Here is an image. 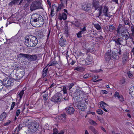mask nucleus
<instances>
[{
    "instance_id": "20e7f679",
    "label": "nucleus",
    "mask_w": 134,
    "mask_h": 134,
    "mask_svg": "<svg viewBox=\"0 0 134 134\" xmlns=\"http://www.w3.org/2000/svg\"><path fill=\"white\" fill-rule=\"evenodd\" d=\"M42 3L39 0L34 1L30 6V10L31 12L38 9H42Z\"/></svg>"
},
{
    "instance_id": "6e6d98bb",
    "label": "nucleus",
    "mask_w": 134,
    "mask_h": 134,
    "mask_svg": "<svg viewBox=\"0 0 134 134\" xmlns=\"http://www.w3.org/2000/svg\"><path fill=\"white\" fill-rule=\"evenodd\" d=\"M98 77L97 76H94L93 77L92 79V81L94 82H97L96 81H95V80L96 79H97Z\"/></svg>"
},
{
    "instance_id": "e2e57ef3",
    "label": "nucleus",
    "mask_w": 134,
    "mask_h": 134,
    "mask_svg": "<svg viewBox=\"0 0 134 134\" xmlns=\"http://www.w3.org/2000/svg\"><path fill=\"white\" fill-rule=\"evenodd\" d=\"M11 122V121L10 120H9L8 122H6L5 123H4V125L5 126H7L9 125V124H10V122Z\"/></svg>"
},
{
    "instance_id": "603ef678",
    "label": "nucleus",
    "mask_w": 134,
    "mask_h": 134,
    "mask_svg": "<svg viewBox=\"0 0 134 134\" xmlns=\"http://www.w3.org/2000/svg\"><path fill=\"white\" fill-rule=\"evenodd\" d=\"M81 91L79 89H76L75 90V95H77V94L80 93Z\"/></svg>"
},
{
    "instance_id": "2eb2a0df",
    "label": "nucleus",
    "mask_w": 134,
    "mask_h": 134,
    "mask_svg": "<svg viewBox=\"0 0 134 134\" xmlns=\"http://www.w3.org/2000/svg\"><path fill=\"white\" fill-rule=\"evenodd\" d=\"M77 108L80 110H84L86 109V106L84 102L81 101L77 104Z\"/></svg>"
},
{
    "instance_id": "bf43d9fd",
    "label": "nucleus",
    "mask_w": 134,
    "mask_h": 134,
    "mask_svg": "<svg viewBox=\"0 0 134 134\" xmlns=\"http://www.w3.org/2000/svg\"><path fill=\"white\" fill-rule=\"evenodd\" d=\"M119 93L117 92H116L114 95V96L115 97H117L118 98L119 96Z\"/></svg>"
},
{
    "instance_id": "412c9836",
    "label": "nucleus",
    "mask_w": 134,
    "mask_h": 134,
    "mask_svg": "<svg viewBox=\"0 0 134 134\" xmlns=\"http://www.w3.org/2000/svg\"><path fill=\"white\" fill-rule=\"evenodd\" d=\"M58 19L59 20H61L62 19L63 20H65L67 19V15L65 13H63L62 14L59 13L58 16Z\"/></svg>"
},
{
    "instance_id": "a19ab883",
    "label": "nucleus",
    "mask_w": 134,
    "mask_h": 134,
    "mask_svg": "<svg viewBox=\"0 0 134 134\" xmlns=\"http://www.w3.org/2000/svg\"><path fill=\"white\" fill-rule=\"evenodd\" d=\"M127 59V56L126 55H124L122 58V62L123 64H125Z\"/></svg>"
},
{
    "instance_id": "3c124183",
    "label": "nucleus",
    "mask_w": 134,
    "mask_h": 134,
    "mask_svg": "<svg viewBox=\"0 0 134 134\" xmlns=\"http://www.w3.org/2000/svg\"><path fill=\"white\" fill-rule=\"evenodd\" d=\"M119 100L121 102H122L124 100V99L122 96L121 95L118 98Z\"/></svg>"
},
{
    "instance_id": "052dcab7",
    "label": "nucleus",
    "mask_w": 134,
    "mask_h": 134,
    "mask_svg": "<svg viewBox=\"0 0 134 134\" xmlns=\"http://www.w3.org/2000/svg\"><path fill=\"white\" fill-rule=\"evenodd\" d=\"M81 101L84 102H85L86 103H88V99L86 98H85L84 99H83L82 100H81Z\"/></svg>"
},
{
    "instance_id": "aec40b11",
    "label": "nucleus",
    "mask_w": 134,
    "mask_h": 134,
    "mask_svg": "<svg viewBox=\"0 0 134 134\" xmlns=\"http://www.w3.org/2000/svg\"><path fill=\"white\" fill-rule=\"evenodd\" d=\"M66 40L63 38V37L62 36L59 40V44L62 47H64L66 43Z\"/></svg>"
},
{
    "instance_id": "cd10ccee",
    "label": "nucleus",
    "mask_w": 134,
    "mask_h": 134,
    "mask_svg": "<svg viewBox=\"0 0 134 134\" xmlns=\"http://www.w3.org/2000/svg\"><path fill=\"white\" fill-rule=\"evenodd\" d=\"M89 129L92 131V134H97V132L94 127L92 126L89 127Z\"/></svg>"
},
{
    "instance_id": "864d4df0",
    "label": "nucleus",
    "mask_w": 134,
    "mask_h": 134,
    "mask_svg": "<svg viewBox=\"0 0 134 134\" xmlns=\"http://www.w3.org/2000/svg\"><path fill=\"white\" fill-rule=\"evenodd\" d=\"M23 7L25 9H26L27 7H28L29 4L27 3H26L25 4H23L22 5Z\"/></svg>"
},
{
    "instance_id": "4d7b16f0",
    "label": "nucleus",
    "mask_w": 134,
    "mask_h": 134,
    "mask_svg": "<svg viewBox=\"0 0 134 134\" xmlns=\"http://www.w3.org/2000/svg\"><path fill=\"white\" fill-rule=\"evenodd\" d=\"M15 102H12L10 110H12L13 109V108L15 105Z\"/></svg>"
},
{
    "instance_id": "774afa93",
    "label": "nucleus",
    "mask_w": 134,
    "mask_h": 134,
    "mask_svg": "<svg viewBox=\"0 0 134 134\" xmlns=\"http://www.w3.org/2000/svg\"><path fill=\"white\" fill-rule=\"evenodd\" d=\"M127 74L128 76L130 78H131L132 75V74H131L130 72H128Z\"/></svg>"
},
{
    "instance_id": "a878e982",
    "label": "nucleus",
    "mask_w": 134,
    "mask_h": 134,
    "mask_svg": "<svg viewBox=\"0 0 134 134\" xmlns=\"http://www.w3.org/2000/svg\"><path fill=\"white\" fill-rule=\"evenodd\" d=\"M108 31L110 32H113L116 30V27L113 25H109L107 27Z\"/></svg>"
},
{
    "instance_id": "de8ad7c7",
    "label": "nucleus",
    "mask_w": 134,
    "mask_h": 134,
    "mask_svg": "<svg viewBox=\"0 0 134 134\" xmlns=\"http://www.w3.org/2000/svg\"><path fill=\"white\" fill-rule=\"evenodd\" d=\"M97 112L98 114L100 115L102 114L103 113V111L101 109H98L97 110Z\"/></svg>"
},
{
    "instance_id": "4468645a",
    "label": "nucleus",
    "mask_w": 134,
    "mask_h": 134,
    "mask_svg": "<svg viewBox=\"0 0 134 134\" xmlns=\"http://www.w3.org/2000/svg\"><path fill=\"white\" fill-rule=\"evenodd\" d=\"M46 92V90L41 93V94L43 96L44 104L45 105H47L48 104L47 102L48 93Z\"/></svg>"
},
{
    "instance_id": "6e6552de",
    "label": "nucleus",
    "mask_w": 134,
    "mask_h": 134,
    "mask_svg": "<svg viewBox=\"0 0 134 134\" xmlns=\"http://www.w3.org/2000/svg\"><path fill=\"white\" fill-rule=\"evenodd\" d=\"M116 31L117 32V36L119 35L120 36L122 34L125 33L127 31V30L121 24H119Z\"/></svg>"
},
{
    "instance_id": "f3484780",
    "label": "nucleus",
    "mask_w": 134,
    "mask_h": 134,
    "mask_svg": "<svg viewBox=\"0 0 134 134\" xmlns=\"http://www.w3.org/2000/svg\"><path fill=\"white\" fill-rule=\"evenodd\" d=\"M24 43L26 46L29 47H32V43L31 40L30 39L29 37H28L26 38Z\"/></svg>"
},
{
    "instance_id": "dca6fc26",
    "label": "nucleus",
    "mask_w": 134,
    "mask_h": 134,
    "mask_svg": "<svg viewBox=\"0 0 134 134\" xmlns=\"http://www.w3.org/2000/svg\"><path fill=\"white\" fill-rule=\"evenodd\" d=\"M37 58L36 55L34 54L31 55L27 54V58L29 60L31 61H35Z\"/></svg>"
},
{
    "instance_id": "58836bf2",
    "label": "nucleus",
    "mask_w": 134,
    "mask_h": 134,
    "mask_svg": "<svg viewBox=\"0 0 134 134\" xmlns=\"http://www.w3.org/2000/svg\"><path fill=\"white\" fill-rule=\"evenodd\" d=\"M20 0H14L10 3L9 5L11 6L14 5L17 3Z\"/></svg>"
},
{
    "instance_id": "09e8293b",
    "label": "nucleus",
    "mask_w": 134,
    "mask_h": 134,
    "mask_svg": "<svg viewBox=\"0 0 134 134\" xmlns=\"http://www.w3.org/2000/svg\"><path fill=\"white\" fill-rule=\"evenodd\" d=\"M56 6L54 4L52 6L51 11L52 12H54V10L56 9Z\"/></svg>"
},
{
    "instance_id": "ea45409f",
    "label": "nucleus",
    "mask_w": 134,
    "mask_h": 134,
    "mask_svg": "<svg viewBox=\"0 0 134 134\" xmlns=\"http://www.w3.org/2000/svg\"><path fill=\"white\" fill-rule=\"evenodd\" d=\"M75 70H76L79 71H82L84 70L85 69L82 67H76L75 69H74Z\"/></svg>"
},
{
    "instance_id": "423d86ee",
    "label": "nucleus",
    "mask_w": 134,
    "mask_h": 134,
    "mask_svg": "<svg viewBox=\"0 0 134 134\" xmlns=\"http://www.w3.org/2000/svg\"><path fill=\"white\" fill-rule=\"evenodd\" d=\"M13 82L9 80L7 78H5L4 79L3 82L0 80V92L3 89V85L6 87L10 86L13 85Z\"/></svg>"
},
{
    "instance_id": "f257e3e1",
    "label": "nucleus",
    "mask_w": 134,
    "mask_h": 134,
    "mask_svg": "<svg viewBox=\"0 0 134 134\" xmlns=\"http://www.w3.org/2000/svg\"><path fill=\"white\" fill-rule=\"evenodd\" d=\"M92 5V8L95 10L93 13L96 17L99 18L102 14L109 18L111 17L112 15L109 12L108 8L106 5H100L99 2L97 1H93Z\"/></svg>"
},
{
    "instance_id": "5701e85b",
    "label": "nucleus",
    "mask_w": 134,
    "mask_h": 134,
    "mask_svg": "<svg viewBox=\"0 0 134 134\" xmlns=\"http://www.w3.org/2000/svg\"><path fill=\"white\" fill-rule=\"evenodd\" d=\"M100 107L102 108L104 111L107 112L108 111L105 109L108 105L105 103L103 101H102L100 102Z\"/></svg>"
},
{
    "instance_id": "49530a36",
    "label": "nucleus",
    "mask_w": 134,
    "mask_h": 134,
    "mask_svg": "<svg viewBox=\"0 0 134 134\" xmlns=\"http://www.w3.org/2000/svg\"><path fill=\"white\" fill-rule=\"evenodd\" d=\"M76 83L75 82H74L71 83L69 85L68 87L69 90L71 89L72 87L74 86Z\"/></svg>"
},
{
    "instance_id": "72a5a7b5",
    "label": "nucleus",
    "mask_w": 134,
    "mask_h": 134,
    "mask_svg": "<svg viewBox=\"0 0 134 134\" xmlns=\"http://www.w3.org/2000/svg\"><path fill=\"white\" fill-rule=\"evenodd\" d=\"M27 54L20 53L18 54L17 55V57L19 58H21L23 57L27 58Z\"/></svg>"
},
{
    "instance_id": "473e14b6",
    "label": "nucleus",
    "mask_w": 134,
    "mask_h": 134,
    "mask_svg": "<svg viewBox=\"0 0 134 134\" xmlns=\"http://www.w3.org/2000/svg\"><path fill=\"white\" fill-rule=\"evenodd\" d=\"M124 26L125 25H127L128 26L126 27L129 28L130 27L131 24L129 20H124Z\"/></svg>"
},
{
    "instance_id": "b1692460",
    "label": "nucleus",
    "mask_w": 134,
    "mask_h": 134,
    "mask_svg": "<svg viewBox=\"0 0 134 134\" xmlns=\"http://www.w3.org/2000/svg\"><path fill=\"white\" fill-rule=\"evenodd\" d=\"M23 126L21 124H20L15 129L14 131V134H19V131L21 129Z\"/></svg>"
},
{
    "instance_id": "393cba45",
    "label": "nucleus",
    "mask_w": 134,
    "mask_h": 134,
    "mask_svg": "<svg viewBox=\"0 0 134 134\" xmlns=\"http://www.w3.org/2000/svg\"><path fill=\"white\" fill-rule=\"evenodd\" d=\"M92 57L90 56H88L86 58L85 61V64L87 65H89L92 62Z\"/></svg>"
},
{
    "instance_id": "7ed1b4c3",
    "label": "nucleus",
    "mask_w": 134,
    "mask_h": 134,
    "mask_svg": "<svg viewBox=\"0 0 134 134\" xmlns=\"http://www.w3.org/2000/svg\"><path fill=\"white\" fill-rule=\"evenodd\" d=\"M39 124L36 122L34 121L29 124L28 129L26 132L27 134H31L36 132L38 130Z\"/></svg>"
},
{
    "instance_id": "13d9d810",
    "label": "nucleus",
    "mask_w": 134,
    "mask_h": 134,
    "mask_svg": "<svg viewBox=\"0 0 134 134\" xmlns=\"http://www.w3.org/2000/svg\"><path fill=\"white\" fill-rule=\"evenodd\" d=\"M21 112L20 110L19 109H18L16 110V115L17 116H18L19 115Z\"/></svg>"
},
{
    "instance_id": "c85d7f7f",
    "label": "nucleus",
    "mask_w": 134,
    "mask_h": 134,
    "mask_svg": "<svg viewBox=\"0 0 134 134\" xmlns=\"http://www.w3.org/2000/svg\"><path fill=\"white\" fill-rule=\"evenodd\" d=\"M66 116L65 113L59 115L58 119L61 120L62 121H64L66 119Z\"/></svg>"
},
{
    "instance_id": "f8f14e48",
    "label": "nucleus",
    "mask_w": 134,
    "mask_h": 134,
    "mask_svg": "<svg viewBox=\"0 0 134 134\" xmlns=\"http://www.w3.org/2000/svg\"><path fill=\"white\" fill-rule=\"evenodd\" d=\"M29 37L31 42L32 47L35 46L38 43L37 38L35 36L32 35L30 36Z\"/></svg>"
},
{
    "instance_id": "0eeeda50",
    "label": "nucleus",
    "mask_w": 134,
    "mask_h": 134,
    "mask_svg": "<svg viewBox=\"0 0 134 134\" xmlns=\"http://www.w3.org/2000/svg\"><path fill=\"white\" fill-rule=\"evenodd\" d=\"M62 91L59 93H58L54 95L51 98V100L54 102H58L63 101V97L62 96Z\"/></svg>"
},
{
    "instance_id": "f03ea898",
    "label": "nucleus",
    "mask_w": 134,
    "mask_h": 134,
    "mask_svg": "<svg viewBox=\"0 0 134 134\" xmlns=\"http://www.w3.org/2000/svg\"><path fill=\"white\" fill-rule=\"evenodd\" d=\"M44 22L43 17L40 14L35 13L31 16L30 23L34 26H36V24L38 26L41 27L44 24Z\"/></svg>"
},
{
    "instance_id": "1a4fd4ad",
    "label": "nucleus",
    "mask_w": 134,
    "mask_h": 134,
    "mask_svg": "<svg viewBox=\"0 0 134 134\" xmlns=\"http://www.w3.org/2000/svg\"><path fill=\"white\" fill-rule=\"evenodd\" d=\"M112 40L115 42V45H120L123 44V40L121 37H117V36H114L112 38Z\"/></svg>"
},
{
    "instance_id": "c9c22d12",
    "label": "nucleus",
    "mask_w": 134,
    "mask_h": 134,
    "mask_svg": "<svg viewBox=\"0 0 134 134\" xmlns=\"http://www.w3.org/2000/svg\"><path fill=\"white\" fill-rule=\"evenodd\" d=\"M88 122L90 124L95 126L98 125L97 123H96L92 119H90L88 121Z\"/></svg>"
},
{
    "instance_id": "79ce46f5",
    "label": "nucleus",
    "mask_w": 134,
    "mask_h": 134,
    "mask_svg": "<svg viewBox=\"0 0 134 134\" xmlns=\"http://www.w3.org/2000/svg\"><path fill=\"white\" fill-rule=\"evenodd\" d=\"M69 95L71 96L72 95L75 94V90L73 88L69 90Z\"/></svg>"
},
{
    "instance_id": "680f3d73",
    "label": "nucleus",
    "mask_w": 134,
    "mask_h": 134,
    "mask_svg": "<svg viewBox=\"0 0 134 134\" xmlns=\"http://www.w3.org/2000/svg\"><path fill=\"white\" fill-rule=\"evenodd\" d=\"M25 59H24L23 60V63L25 64H28L30 62H27L25 61Z\"/></svg>"
},
{
    "instance_id": "7c9ffc66",
    "label": "nucleus",
    "mask_w": 134,
    "mask_h": 134,
    "mask_svg": "<svg viewBox=\"0 0 134 134\" xmlns=\"http://www.w3.org/2000/svg\"><path fill=\"white\" fill-rule=\"evenodd\" d=\"M25 90V88H24L20 92L18 93V96L20 97V100L21 99Z\"/></svg>"
},
{
    "instance_id": "c756f323",
    "label": "nucleus",
    "mask_w": 134,
    "mask_h": 134,
    "mask_svg": "<svg viewBox=\"0 0 134 134\" xmlns=\"http://www.w3.org/2000/svg\"><path fill=\"white\" fill-rule=\"evenodd\" d=\"M7 116V114L6 113H5L4 112L0 115V121H2L5 119Z\"/></svg>"
},
{
    "instance_id": "f704fd0d",
    "label": "nucleus",
    "mask_w": 134,
    "mask_h": 134,
    "mask_svg": "<svg viewBox=\"0 0 134 134\" xmlns=\"http://www.w3.org/2000/svg\"><path fill=\"white\" fill-rule=\"evenodd\" d=\"M72 24L75 25L76 27H78L80 25V23L77 20H76L74 22L72 23Z\"/></svg>"
},
{
    "instance_id": "8fccbe9b",
    "label": "nucleus",
    "mask_w": 134,
    "mask_h": 134,
    "mask_svg": "<svg viewBox=\"0 0 134 134\" xmlns=\"http://www.w3.org/2000/svg\"><path fill=\"white\" fill-rule=\"evenodd\" d=\"M133 90H132V88H131L130 89L129 93L130 94L133 95L134 96V92L133 91Z\"/></svg>"
},
{
    "instance_id": "ddd939ff",
    "label": "nucleus",
    "mask_w": 134,
    "mask_h": 134,
    "mask_svg": "<svg viewBox=\"0 0 134 134\" xmlns=\"http://www.w3.org/2000/svg\"><path fill=\"white\" fill-rule=\"evenodd\" d=\"M64 110L68 114L71 115L74 113L75 109L72 107H68L65 108Z\"/></svg>"
},
{
    "instance_id": "6ab92c4d",
    "label": "nucleus",
    "mask_w": 134,
    "mask_h": 134,
    "mask_svg": "<svg viewBox=\"0 0 134 134\" xmlns=\"http://www.w3.org/2000/svg\"><path fill=\"white\" fill-rule=\"evenodd\" d=\"M120 36H121L122 37V39L126 41L130 37L129 33L128 31L126 32L125 33L123 34Z\"/></svg>"
},
{
    "instance_id": "69168bd1",
    "label": "nucleus",
    "mask_w": 134,
    "mask_h": 134,
    "mask_svg": "<svg viewBox=\"0 0 134 134\" xmlns=\"http://www.w3.org/2000/svg\"><path fill=\"white\" fill-rule=\"evenodd\" d=\"M64 33L65 34H66V36L67 37L68 36V28H66L65 30V31L64 32Z\"/></svg>"
},
{
    "instance_id": "bb28decb",
    "label": "nucleus",
    "mask_w": 134,
    "mask_h": 134,
    "mask_svg": "<svg viewBox=\"0 0 134 134\" xmlns=\"http://www.w3.org/2000/svg\"><path fill=\"white\" fill-rule=\"evenodd\" d=\"M48 68L46 66L44 68L42 72V77L43 78L45 77L47 75V73Z\"/></svg>"
},
{
    "instance_id": "338daca9",
    "label": "nucleus",
    "mask_w": 134,
    "mask_h": 134,
    "mask_svg": "<svg viewBox=\"0 0 134 134\" xmlns=\"http://www.w3.org/2000/svg\"><path fill=\"white\" fill-rule=\"evenodd\" d=\"M101 92L103 94H107L108 93V92L105 90H102L101 91Z\"/></svg>"
},
{
    "instance_id": "39448f33",
    "label": "nucleus",
    "mask_w": 134,
    "mask_h": 134,
    "mask_svg": "<svg viewBox=\"0 0 134 134\" xmlns=\"http://www.w3.org/2000/svg\"><path fill=\"white\" fill-rule=\"evenodd\" d=\"M11 77L15 80L18 81L21 79L24 75V73L23 71L17 72L13 70L11 74Z\"/></svg>"
},
{
    "instance_id": "2f4dec72",
    "label": "nucleus",
    "mask_w": 134,
    "mask_h": 134,
    "mask_svg": "<svg viewBox=\"0 0 134 134\" xmlns=\"http://www.w3.org/2000/svg\"><path fill=\"white\" fill-rule=\"evenodd\" d=\"M124 47L121 46L118 48V53L119 55H121L122 52H124Z\"/></svg>"
},
{
    "instance_id": "a18cd8bd",
    "label": "nucleus",
    "mask_w": 134,
    "mask_h": 134,
    "mask_svg": "<svg viewBox=\"0 0 134 134\" xmlns=\"http://www.w3.org/2000/svg\"><path fill=\"white\" fill-rule=\"evenodd\" d=\"M111 52L112 53V55H113V56H114L115 57L116 56H118L119 55L118 52L116 51H111Z\"/></svg>"
},
{
    "instance_id": "a211bd4d",
    "label": "nucleus",
    "mask_w": 134,
    "mask_h": 134,
    "mask_svg": "<svg viewBox=\"0 0 134 134\" xmlns=\"http://www.w3.org/2000/svg\"><path fill=\"white\" fill-rule=\"evenodd\" d=\"M91 7V5L88 3L83 4L82 6V9L85 11H88Z\"/></svg>"
},
{
    "instance_id": "e433bc0d",
    "label": "nucleus",
    "mask_w": 134,
    "mask_h": 134,
    "mask_svg": "<svg viewBox=\"0 0 134 134\" xmlns=\"http://www.w3.org/2000/svg\"><path fill=\"white\" fill-rule=\"evenodd\" d=\"M64 3H61V4H60L59 5L58 7H56V11L58 12L60 11L62 8V7L63 6Z\"/></svg>"
},
{
    "instance_id": "37998d69",
    "label": "nucleus",
    "mask_w": 134,
    "mask_h": 134,
    "mask_svg": "<svg viewBox=\"0 0 134 134\" xmlns=\"http://www.w3.org/2000/svg\"><path fill=\"white\" fill-rule=\"evenodd\" d=\"M94 50H93V48H89L87 51L86 53V54L88 55V54L89 53H94Z\"/></svg>"
},
{
    "instance_id": "4c0bfd02",
    "label": "nucleus",
    "mask_w": 134,
    "mask_h": 134,
    "mask_svg": "<svg viewBox=\"0 0 134 134\" xmlns=\"http://www.w3.org/2000/svg\"><path fill=\"white\" fill-rule=\"evenodd\" d=\"M74 99L76 102H77L78 104L81 101L79 97H78V96H76L74 97Z\"/></svg>"
},
{
    "instance_id": "5fc2aeb1",
    "label": "nucleus",
    "mask_w": 134,
    "mask_h": 134,
    "mask_svg": "<svg viewBox=\"0 0 134 134\" xmlns=\"http://www.w3.org/2000/svg\"><path fill=\"white\" fill-rule=\"evenodd\" d=\"M57 64V61H54L49 65V66H54Z\"/></svg>"
},
{
    "instance_id": "c03bdc74",
    "label": "nucleus",
    "mask_w": 134,
    "mask_h": 134,
    "mask_svg": "<svg viewBox=\"0 0 134 134\" xmlns=\"http://www.w3.org/2000/svg\"><path fill=\"white\" fill-rule=\"evenodd\" d=\"M94 27L98 30H100L101 29L100 26L98 24H95L94 25Z\"/></svg>"
},
{
    "instance_id": "9b49d317",
    "label": "nucleus",
    "mask_w": 134,
    "mask_h": 134,
    "mask_svg": "<svg viewBox=\"0 0 134 134\" xmlns=\"http://www.w3.org/2000/svg\"><path fill=\"white\" fill-rule=\"evenodd\" d=\"M62 92L63 91V94L62 93V96L63 97V100L64 99L65 101H67L69 99V98L68 96L67 95V89L66 87L63 86L62 90Z\"/></svg>"
},
{
    "instance_id": "0e129e2a",
    "label": "nucleus",
    "mask_w": 134,
    "mask_h": 134,
    "mask_svg": "<svg viewBox=\"0 0 134 134\" xmlns=\"http://www.w3.org/2000/svg\"><path fill=\"white\" fill-rule=\"evenodd\" d=\"M131 30L132 32V34H133L134 32V26L132 25L131 26Z\"/></svg>"
},
{
    "instance_id": "4be33fe9",
    "label": "nucleus",
    "mask_w": 134,
    "mask_h": 134,
    "mask_svg": "<svg viewBox=\"0 0 134 134\" xmlns=\"http://www.w3.org/2000/svg\"><path fill=\"white\" fill-rule=\"evenodd\" d=\"M86 30V27L84 26L83 28L81 29L80 31H79L78 33H77V37L80 38L82 37L81 35L84 33L85 31Z\"/></svg>"
},
{
    "instance_id": "9d476101",
    "label": "nucleus",
    "mask_w": 134,
    "mask_h": 134,
    "mask_svg": "<svg viewBox=\"0 0 134 134\" xmlns=\"http://www.w3.org/2000/svg\"><path fill=\"white\" fill-rule=\"evenodd\" d=\"M112 54V53L111 52V51L109 50L105 55V60L107 61H108L111 59H115V57L113 56Z\"/></svg>"
}]
</instances>
